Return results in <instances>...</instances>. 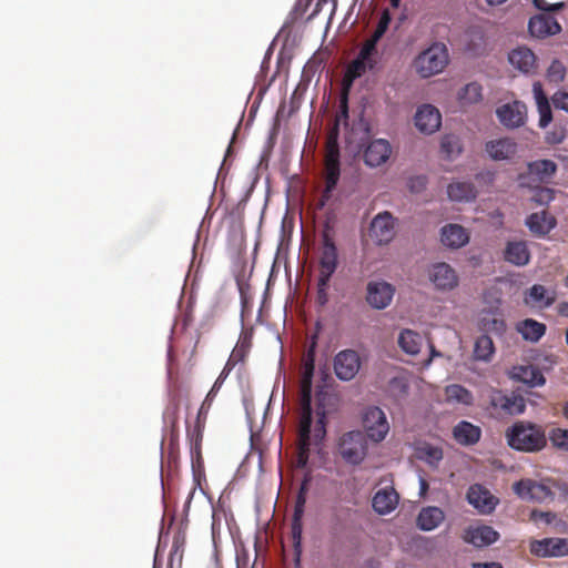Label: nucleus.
Returning a JSON list of instances; mask_svg holds the SVG:
<instances>
[{"label":"nucleus","instance_id":"obj_1","mask_svg":"<svg viewBox=\"0 0 568 568\" xmlns=\"http://www.w3.org/2000/svg\"><path fill=\"white\" fill-rule=\"evenodd\" d=\"M314 353L310 349L302 365L300 381V419L297 428V466L306 467L311 446L320 444L326 436L327 406L331 395L324 392L316 394V409L312 408V383L314 375Z\"/></svg>","mask_w":568,"mask_h":568},{"label":"nucleus","instance_id":"obj_2","mask_svg":"<svg viewBox=\"0 0 568 568\" xmlns=\"http://www.w3.org/2000/svg\"><path fill=\"white\" fill-rule=\"evenodd\" d=\"M508 445L516 450L536 453L547 445V437L541 426L530 422H516L506 430Z\"/></svg>","mask_w":568,"mask_h":568},{"label":"nucleus","instance_id":"obj_3","mask_svg":"<svg viewBox=\"0 0 568 568\" xmlns=\"http://www.w3.org/2000/svg\"><path fill=\"white\" fill-rule=\"evenodd\" d=\"M341 176V152L338 144V130L334 128L326 136L324 156V196L328 197L335 190Z\"/></svg>","mask_w":568,"mask_h":568},{"label":"nucleus","instance_id":"obj_4","mask_svg":"<svg viewBox=\"0 0 568 568\" xmlns=\"http://www.w3.org/2000/svg\"><path fill=\"white\" fill-rule=\"evenodd\" d=\"M368 445L366 436L361 430L344 433L337 442V453L349 465L357 466L367 456Z\"/></svg>","mask_w":568,"mask_h":568},{"label":"nucleus","instance_id":"obj_5","mask_svg":"<svg viewBox=\"0 0 568 568\" xmlns=\"http://www.w3.org/2000/svg\"><path fill=\"white\" fill-rule=\"evenodd\" d=\"M447 63L448 52L442 43L430 45L414 60L415 70L422 78H429L442 72Z\"/></svg>","mask_w":568,"mask_h":568},{"label":"nucleus","instance_id":"obj_6","mask_svg":"<svg viewBox=\"0 0 568 568\" xmlns=\"http://www.w3.org/2000/svg\"><path fill=\"white\" fill-rule=\"evenodd\" d=\"M493 416L505 417L523 414L526 409L524 397L507 395L499 389H490L488 395V407Z\"/></svg>","mask_w":568,"mask_h":568},{"label":"nucleus","instance_id":"obj_7","mask_svg":"<svg viewBox=\"0 0 568 568\" xmlns=\"http://www.w3.org/2000/svg\"><path fill=\"white\" fill-rule=\"evenodd\" d=\"M362 425L366 439L375 444L383 442L389 433L390 426L384 410L377 406H368L362 414Z\"/></svg>","mask_w":568,"mask_h":568},{"label":"nucleus","instance_id":"obj_8","mask_svg":"<svg viewBox=\"0 0 568 568\" xmlns=\"http://www.w3.org/2000/svg\"><path fill=\"white\" fill-rule=\"evenodd\" d=\"M377 43L369 38L363 43L357 57L348 64L346 79L353 81L375 69L377 64Z\"/></svg>","mask_w":568,"mask_h":568},{"label":"nucleus","instance_id":"obj_9","mask_svg":"<svg viewBox=\"0 0 568 568\" xmlns=\"http://www.w3.org/2000/svg\"><path fill=\"white\" fill-rule=\"evenodd\" d=\"M514 493L521 499L532 503H545L552 500L555 493L541 481L524 478L513 485Z\"/></svg>","mask_w":568,"mask_h":568},{"label":"nucleus","instance_id":"obj_10","mask_svg":"<svg viewBox=\"0 0 568 568\" xmlns=\"http://www.w3.org/2000/svg\"><path fill=\"white\" fill-rule=\"evenodd\" d=\"M395 219L387 212L375 215L369 224L368 235L377 245L388 244L395 236Z\"/></svg>","mask_w":568,"mask_h":568},{"label":"nucleus","instance_id":"obj_11","mask_svg":"<svg viewBox=\"0 0 568 568\" xmlns=\"http://www.w3.org/2000/svg\"><path fill=\"white\" fill-rule=\"evenodd\" d=\"M310 478L305 477L302 481L300 489L296 495L294 513L292 517L291 534L293 539L294 548L297 550L301 547L302 534H303V516L306 505V495L308 491Z\"/></svg>","mask_w":568,"mask_h":568},{"label":"nucleus","instance_id":"obj_12","mask_svg":"<svg viewBox=\"0 0 568 568\" xmlns=\"http://www.w3.org/2000/svg\"><path fill=\"white\" fill-rule=\"evenodd\" d=\"M395 287L385 281H371L366 287V301L375 310L386 308L393 301Z\"/></svg>","mask_w":568,"mask_h":568},{"label":"nucleus","instance_id":"obj_13","mask_svg":"<svg viewBox=\"0 0 568 568\" xmlns=\"http://www.w3.org/2000/svg\"><path fill=\"white\" fill-rule=\"evenodd\" d=\"M337 268V248L328 235L323 237V247L320 258V275L322 286L328 285L332 275Z\"/></svg>","mask_w":568,"mask_h":568},{"label":"nucleus","instance_id":"obj_14","mask_svg":"<svg viewBox=\"0 0 568 568\" xmlns=\"http://www.w3.org/2000/svg\"><path fill=\"white\" fill-rule=\"evenodd\" d=\"M361 368V359L357 352L345 349L337 353L334 358V371L342 381L353 379Z\"/></svg>","mask_w":568,"mask_h":568},{"label":"nucleus","instance_id":"obj_15","mask_svg":"<svg viewBox=\"0 0 568 568\" xmlns=\"http://www.w3.org/2000/svg\"><path fill=\"white\" fill-rule=\"evenodd\" d=\"M466 499L483 515L491 514L499 501L498 498L480 484L471 485L468 488Z\"/></svg>","mask_w":568,"mask_h":568},{"label":"nucleus","instance_id":"obj_16","mask_svg":"<svg viewBox=\"0 0 568 568\" xmlns=\"http://www.w3.org/2000/svg\"><path fill=\"white\" fill-rule=\"evenodd\" d=\"M497 118L499 122L509 129H516L525 124L527 118V106L521 101H514L497 108Z\"/></svg>","mask_w":568,"mask_h":568},{"label":"nucleus","instance_id":"obj_17","mask_svg":"<svg viewBox=\"0 0 568 568\" xmlns=\"http://www.w3.org/2000/svg\"><path fill=\"white\" fill-rule=\"evenodd\" d=\"M510 65L525 75H531L537 72V57L531 49L526 45H519L508 53Z\"/></svg>","mask_w":568,"mask_h":568},{"label":"nucleus","instance_id":"obj_18","mask_svg":"<svg viewBox=\"0 0 568 568\" xmlns=\"http://www.w3.org/2000/svg\"><path fill=\"white\" fill-rule=\"evenodd\" d=\"M392 154V146L385 139L372 140L363 151L364 163L377 168L386 163Z\"/></svg>","mask_w":568,"mask_h":568},{"label":"nucleus","instance_id":"obj_19","mask_svg":"<svg viewBox=\"0 0 568 568\" xmlns=\"http://www.w3.org/2000/svg\"><path fill=\"white\" fill-rule=\"evenodd\" d=\"M442 124V115L435 106L430 104H424L418 108L415 114L416 128L426 134L436 132Z\"/></svg>","mask_w":568,"mask_h":568},{"label":"nucleus","instance_id":"obj_20","mask_svg":"<svg viewBox=\"0 0 568 568\" xmlns=\"http://www.w3.org/2000/svg\"><path fill=\"white\" fill-rule=\"evenodd\" d=\"M429 278L442 291H450L458 284V277L455 270L447 263H436L429 271Z\"/></svg>","mask_w":568,"mask_h":568},{"label":"nucleus","instance_id":"obj_21","mask_svg":"<svg viewBox=\"0 0 568 568\" xmlns=\"http://www.w3.org/2000/svg\"><path fill=\"white\" fill-rule=\"evenodd\" d=\"M528 29L531 36L545 38L561 31L558 21L550 13H541L530 18Z\"/></svg>","mask_w":568,"mask_h":568},{"label":"nucleus","instance_id":"obj_22","mask_svg":"<svg viewBox=\"0 0 568 568\" xmlns=\"http://www.w3.org/2000/svg\"><path fill=\"white\" fill-rule=\"evenodd\" d=\"M556 301V292L541 284H534L525 292L524 303L530 307L547 308Z\"/></svg>","mask_w":568,"mask_h":568},{"label":"nucleus","instance_id":"obj_23","mask_svg":"<svg viewBox=\"0 0 568 568\" xmlns=\"http://www.w3.org/2000/svg\"><path fill=\"white\" fill-rule=\"evenodd\" d=\"M464 540L475 547H485L494 544L499 538V534L490 526L479 525L468 527L463 536Z\"/></svg>","mask_w":568,"mask_h":568},{"label":"nucleus","instance_id":"obj_24","mask_svg":"<svg viewBox=\"0 0 568 568\" xmlns=\"http://www.w3.org/2000/svg\"><path fill=\"white\" fill-rule=\"evenodd\" d=\"M205 423L203 420H195L194 427L191 430H187V439L190 443V447H192L193 452H196V459H193L192 468L194 480L200 484V477L202 475V460L200 454V447L203 439V429Z\"/></svg>","mask_w":568,"mask_h":568},{"label":"nucleus","instance_id":"obj_25","mask_svg":"<svg viewBox=\"0 0 568 568\" xmlns=\"http://www.w3.org/2000/svg\"><path fill=\"white\" fill-rule=\"evenodd\" d=\"M485 150L495 161L508 160L517 152V143L509 138L491 140L486 142Z\"/></svg>","mask_w":568,"mask_h":568},{"label":"nucleus","instance_id":"obj_26","mask_svg":"<svg viewBox=\"0 0 568 568\" xmlns=\"http://www.w3.org/2000/svg\"><path fill=\"white\" fill-rule=\"evenodd\" d=\"M529 231L536 236L547 235L555 226L556 219L546 211L530 214L526 220Z\"/></svg>","mask_w":568,"mask_h":568},{"label":"nucleus","instance_id":"obj_27","mask_svg":"<svg viewBox=\"0 0 568 568\" xmlns=\"http://www.w3.org/2000/svg\"><path fill=\"white\" fill-rule=\"evenodd\" d=\"M532 94L539 113L538 125L542 129L547 128L552 121V111L548 97L542 89V84L539 81L532 84Z\"/></svg>","mask_w":568,"mask_h":568},{"label":"nucleus","instance_id":"obj_28","mask_svg":"<svg viewBox=\"0 0 568 568\" xmlns=\"http://www.w3.org/2000/svg\"><path fill=\"white\" fill-rule=\"evenodd\" d=\"M442 243L452 248H459L469 242V234L458 224H447L442 229Z\"/></svg>","mask_w":568,"mask_h":568},{"label":"nucleus","instance_id":"obj_29","mask_svg":"<svg viewBox=\"0 0 568 568\" xmlns=\"http://www.w3.org/2000/svg\"><path fill=\"white\" fill-rule=\"evenodd\" d=\"M506 262L516 266H525L530 261V252L525 241L508 242L504 252Z\"/></svg>","mask_w":568,"mask_h":568},{"label":"nucleus","instance_id":"obj_30","mask_svg":"<svg viewBox=\"0 0 568 568\" xmlns=\"http://www.w3.org/2000/svg\"><path fill=\"white\" fill-rule=\"evenodd\" d=\"M453 436L458 444L470 446L479 442L481 429L467 420H462L454 427Z\"/></svg>","mask_w":568,"mask_h":568},{"label":"nucleus","instance_id":"obj_31","mask_svg":"<svg viewBox=\"0 0 568 568\" xmlns=\"http://www.w3.org/2000/svg\"><path fill=\"white\" fill-rule=\"evenodd\" d=\"M513 377L529 387L542 386L546 383L541 371L534 365L514 367Z\"/></svg>","mask_w":568,"mask_h":568},{"label":"nucleus","instance_id":"obj_32","mask_svg":"<svg viewBox=\"0 0 568 568\" xmlns=\"http://www.w3.org/2000/svg\"><path fill=\"white\" fill-rule=\"evenodd\" d=\"M546 325L532 318H525L516 324V331L521 337L531 343H537L546 333Z\"/></svg>","mask_w":568,"mask_h":568},{"label":"nucleus","instance_id":"obj_33","mask_svg":"<svg viewBox=\"0 0 568 568\" xmlns=\"http://www.w3.org/2000/svg\"><path fill=\"white\" fill-rule=\"evenodd\" d=\"M398 504V495L395 489H381L373 497V508L379 515H386L393 511Z\"/></svg>","mask_w":568,"mask_h":568},{"label":"nucleus","instance_id":"obj_34","mask_svg":"<svg viewBox=\"0 0 568 568\" xmlns=\"http://www.w3.org/2000/svg\"><path fill=\"white\" fill-rule=\"evenodd\" d=\"M445 519L444 511L435 506L423 508L417 516V527L424 531H430L438 527Z\"/></svg>","mask_w":568,"mask_h":568},{"label":"nucleus","instance_id":"obj_35","mask_svg":"<svg viewBox=\"0 0 568 568\" xmlns=\"http://www.w3.org/2000/svg\"><path fill=\"white\" fill-rule=\"evenodd\" d=\"M423 336L412 329H403L398 336V345L403 352L409 355H417L423 346Z\"/></svg>","mask_w":568,"mask_h":568},{"label":"nucleus","instance_id":"obj_36","mask_svg":"<svg viewBox=\"0 0 568 568\" xmlns=\"http://www.w3.org/2000/svg\"><path fill=\"white\" fill-rule=\"evenodd\" d=\"M450 200L457 202H469L475 200L477 191L470 182H453L447 187Z\"/></svg>","mask_w":568,"mask_h":568},{"label":"nucleus","instance_id":"obj_37","mask_svg":"<svg viewBox=\"0 0 568 568\" xmlns=\"http://www.w3.org/2000/svg\"><path fill=\"white\" fill-rule=\"evenodd\" d=\"M528 171L541 182H548L557 172V164L551 160H536L528 163Z\"/></svg>","mask_w":568,"mask_h":568},{"label":"nucleus","instance_id":"obj_38","mask_svg":"<svg viewBox=\"0 0 568 568\" xmlns=\"http://www.w3.org/2000/svg\"><path fill=\"white\" fill-rule=\"evenodd\" d=\"M445 396L448 403H457L469 406L473 404V394L462 385L453 384L445 388Z\"/></svg>","mask_w":568,"mask_h":568},{"label":"nucleus","instance_id":"obj_39","mask_svg":"<svg viewBox=\"0 0 568 568\" xmlns=\"http://www.w3.org/2000/svg\"><path fill=\"white\" fill-rule=\"evenodd\" d=\"M495 353L493 339L487 335H480L474 346V357L477 361L489 362Z\"/></svg>","mask_w":568,"mask_h":568},{"label":"nucleus","instance_id":"obj_40","mask_svg":"<svg viewBox=\"0 0 568 568\" xmlns=\"http://www.w3.org/2000/svg\"><path fill=\"white\" fill-rule=\"evenodd\" d=\"M251 347H252V333L243 332L240 335V338L229 358L231 359V362H234L236 364L240 362H244V359L246 358V356L250 353Z\"/></svg>","mask_w":568,"mask_h":568},{"label":"nucleus","instance_id":"obj_41","mask_svg":"<svg viewBox=\"0 0 568 568\" xmlns=\"http://www.w3.org/2000/svg\"><path fill=\"white\" fill-rule=\"evenodd\" d=\"M480 328L486 333L503 335L506 331V323L503 317L493 313L485 314L479 322Z\"/></svg>","mask_w":568,"mask_h":568},{"label":"nucleus","instance_id":"obj_42","mask_svg":"<svg viewBox=\"0 0 568 568\" xmlns=\"http://www.w3.org/2000/svg\"><path fill=\"white\" fill-rule=\"evenodd\" d=\"M481 91L480 84L470 82L458 92V100L463 105L477 103L483 98Z\"/></svg>","mask_w":568,"mask_h":568},{"label":"nucleus","instance_id":"obj_43","mask_svg":"<svg viewBox=\"0 0 568 568\" xmlns=\"http://www.w3.org/2000/svg\"><path fill=\"white\" fill-rule=\"evenodd\" d=\"M440 150L448 159L458 156L463 151L462 141L455 134H445L440 141Z\"/></svg>","mask_w":568,"mask_h":568},{"label":"nucleus","instance_id":"obj_44","mask_svg":"<svg viewBox=\"0 0 568 568\" xmlns=\"http://www.w3.org/2000/svg\"><path fill=\"white\" fill-rule=\"evenodd\" d=\"M418 456L428 464L436 465L443 459V450L439 447L424 444L418 449Z\"/></svg>","mask_w":568,"mask_h":568},{"label":"nucleus","instance_id":"obj_45","mask_svg":"<svg viewBox=\"0 0 568 568\" xmlns=\"http://www.w3.org/2000/svg\"><path fill=\"white\" fill-rule=\"evenodd\" d=\"M566 72L567 70L562 62L559 60H552L547 69L546 78L549 82L558 84L565 80Z\"/></svg>","mask_w":568,"mask_h":568},{"label":"nucleus","instance_id":"obj_46","mask_svg":"<svg viewBox=\"0 0 568 568\" xmlns=\"http://www.w3.org/2000/svg\"><path fill=\"white\" fill-rule=\"evenodd\" d=\"M548 438L554 447L568 452V429L552 428L548 434Z\"/></svg>","mask_w":568,"mask_h":568},{"label":"nucleus","instance_id":"obj_47","mask_svg":"<svg viewBox=\"0 0 568 568\" xmlns=\"http://www.w3.org/2000/svg\"><path fill=\"white\" fill-rule=\"evenodd\" d=\"M392 21V14L388 9H384L382 11V14L379 17L378 23L376 26V29L374 30L373 34L369 37L371 40L378 43V41L383 38V36L388 30L389 23Z\"/></svg>","mask_w":568,"mask_h":568},{"label":"nucleus","instance_id":"obj_48","mask_svg":"<svg viewBox=\"0 0 568 568\" xmlns=\"http://www.w3.org/2000/svg\"><path fill=\"white\" fill-rule=\"evenodd\" d=\"M550 557L568 556V538H548Z\"/></svg>","mask_w":568,"mask_h":568},{"label":"nucleus","instance_id":"obj_49","mask_svg":"<svg viewBox=\"0 0 568 568\" xmlns=\"http://www.w3.org/2000/svg\"><path fill=\"white\" fill-rule=\"evenodd\" d=\"M530 552L537 557H550V546L548 544V538L531 541Z\"/></svg>","mask_w":568,"mask_h":568},{"label":"nucleus","instance_id":"obj_50","mask_svg":"<svg viewBox=\"0 0 568 568\" xmlns=\"http://www.w3.org/2000/svg\"><path fill=\"white\" fill-rule=\"evenodd\" d=\"M348 514L334 513L328 517V528L332 532L336 534L344 529V523Z\"/></svg>","mask_w":568,"mask_h":568},{"label":"nucleus","instance_id":"obj_51","mask_svg":"<svg viewBox=\"0 0 568 568\" xmlns=\"http://www.w3.org/2000/svg\"><path fill=\"white\" fill-rule=\"evenodd\" d=\"M532 2L538 10L545 11V13H550L565 7L564 1L549 2L547 0H532Z\"/></svg>","mask_w":568,"mask_h":568},{"label":"nucleus","instance_id":"obj_52","mask_svg":"<svg viewBox=\"0 0 568 568\" xmlns=\"http://www.w3.org/2000/svg\"><path fill=\"white\" fill-rule=\"evenodd\" d=\"M551 101L556 109L562 110L568 113V91L558 90L551 97Z\"/></svg>","mask_w":568,"mask_h":568},{"label":"nucleus","instance_id":"obj_53","mask_svg":"<svg viewBox=\"0 0 568 568\" xmlns=\"http://www.w3.org/2000/svg\"><path fill=\"white\" fill-rule=\"evenodd\" d=\"M530 519L535 523L542 521L547 525H550L555 521L556 514H554L551 511H541V510L534 509L530 513Z\"/></svg>","mask_w":568,"mask_h":568},{"label":"nucleus","instance_id":"obj_54","mask_svg":"<svg viewBox=\"0 0 568 568\" xmlns=\"http://www.w3.org/2000/svg\"><path fill=\"white\" fill-rule=\"evenodd\" d=\"M215 396L216 395H212V393H210V392L207 393L206 397L204 398V400L197 412L196 420H203L204 423L206 422L209 410L212 406V403H213Z\"/></svg>","mask_w":568,"mask_h":568},{"label":"nucleus","instance_id":"obj_55","mask_svg":"<svg viewBox=\"0 0 568 568\" xmlns=\"http://www.w3.org/2000/svg\"><path fill=\"white\" fill-rule=\"evenodd\" d=\"M554 190L544 187L537 193L536 201L540 204L548 203L554 199Z\"/></svg>","mask_w":568,"mask_h":568},{"label":"nucleus","instance_id":"obj_56","mask_svg":"<svg viewBox=\"0 0 568 568\" xmlns=\"http://www.w3.org/2000/svg\"><path fill=\"white\" fill-rule=\"evenodd\" d=\"M327 286L328 285L322 286V284H321V276H318V281H317V300H318V302L322 305H324L327 302V293H326Z\"/></svg>","mask_w":568,"mask_h":568},{"label":"nucleus","instance_id":"obj_57","mask_svg":"<svg viewBox=\"0 0 568 568\" xmlns=\"http://www.w3.org/2000/svg\"><path fill=\"white\" fill-rule=\"evenodd\" d=\"M235 365H236V363L231 362V359L229 358L226 364H225V366L223 367V369H222V372H221V374L219 376L225 381L226 377L230 375V373L235 367Z\"/></svg>","mask_w":568,"mask_h":568},{"label":"nucleus","instance_id":"obj_58","mask_svg":"<svg viewBox=\"0 0 568 568\" xmlns=\"http://www.w3.org/2000/svg\"><path fill=\"white\" fill-rule=\"evenodd\" d=\"M473 568H503L499 562H474Z\"/></svg>","mask_w":568,"mask_h":568},{"label":"nucleus","instance_id":"obj_59","mask_svg":"<svg viewBox=\"0 0 568 568\" xmlns=\"http://www.w3.org/2000/svg\"><path fill=\"white\" fill-rule=\"evenodd\" d=\"M557 312L560 316L568 317V302H560L557 306Z\"/></svg>","mask_w":568,"mask_h":568},{"label":"nucleus","instance_id":"obj_60","mask_svg":"<svg viewBox=\"0 0 568 568\" xmlns=\"http://www.w3.org/2000/svg\"><path fill=\"white\" fill-rule=\"evenodd\" d=\"M223 383H224V379L219 376L216 378V381L214 382L212 388L210 389V393H212V395H216Z\"/></svg>","mask_w":568,"mask_h":568},{"label":"nucleus","instance_id":"obj_61","mask_svg":"<svg viewBox=\"0 0 568 568\" xmlns=\"http://www.w3.org/2000/svg\"><path fill=\"white\" fill-rule=\"evenodd\" d=\"M341 115L343 118H347L348 116V110H347V100L346 98H344L341 102Z\"/></svg>","mask_w":568,"mask_h":568},{"label":"nucleus","instance_id":"obj_62","mask_svg":"<svg viewBox=\"0 0 568 568\" xmlns=\"http://www.w3.org/2000/svg\"><path fill=\"white\" fill-rule=\"evenodd\" d=\"M412 183H417V186L422 189L425 186V179L418 176L415 180H413ZM414 187H415V184H412V189H414Z\"/></svg>","mask_w":568,"mask_h":568},{"label":"nucleus","instance_id":"obj_63","mask_svg":"<svg viewBox=\"0 0 568 568\" xmlns=\"http://www.w3.org/2000/svg\"><path fill=\"white\" fill-rule=\"evenodd\" d=\"M428 489V484L425 479H420V495H425Z\"/></svg>","mask_w":568,"mask_h":568},{"label":"nucleus","instance_id":"obj_64","mask_svg":"<svg viewBox=\"0 0 568 568\" xmlns=\"http://www.w3.org/2000/svg\"><path fill=\"white\" fill-rule=\"evenodd\" d=\"M562 415L566 419H568V402H566L562 406Z\"/></svg>","mask_w":568,"mask_h":568}]
</instances>
